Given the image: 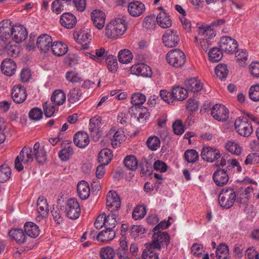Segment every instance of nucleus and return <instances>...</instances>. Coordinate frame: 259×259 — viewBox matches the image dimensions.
Listing matches in <instances>:
<instances>
[{"label":"nucleus","instance_id":"63","mask_svg":"<svg viewBox=\"0 0 259 259\" xmlns=\"http://www.w3.org/2000/svg\"><path fill=\"white\" fill-rule=\"evenodd\" d=\"M34 157L39 163L43 164L47 160V154L44 148H41L39 151L34 153Z\"/></svg>","mask_w":259,"mask_h":259},{"label":"nucleus","instance_id":"34","mask_svg":"<svg viewBox=\"0 0 259 259\" xmlns=\"http://www.w3.org/2000/svg\"><path fill=\"white\" fill-rule=\"evenodd\" d=\"M82 92L81 90L77 88H74L70 90L68 94V101L74 104L82 100Z\"/></svg>","mask_w":259,"mask_h":259},{"label":"nucleus","instance_id":"20","mask_svg":"<svg viewBox=\"0 0 259 259\" xmlns=\"http://www.w3.org/2000/svg\"><path fill=\"white\" fill-rule=\"evenodd\" d=\"M16 64L11 59H4L1 64V70L7 76L13 75L16 71Z\"/></svg>","mask_w":259,"mask_h":259},{"label":"nucleus","instance_id":"23","mask_svg":"<svg viewBox=\"0 0 259 259\" xmlns=\"http://www.w3.org/2000/svg\"><path fill=\"white\" fill-rule=\"evenodd\" d=\"M74 38L78 43L82 45L83 49L89 48V44L91 40V35L88 32L84 30L80 31L76 34V36L74 35Z\"/></svg>","mask_w":259,"mask_h":259},{"label":"nucleus","instance_id":"52","mask_svg":"<svg viewBox=\"0 0 259 259\" xmlns=\"http://www.w3.org/2000/svg\"><path fill=\"white\" fill-rule=\"evenodd\" d=\"M42 111L40 108L34 107L28 113V117L30 120L38 121L42 117Z\"/></svg>","mask_w":259,"mask_h":259},{"label":"nucleus","instance_id":"19","mask_svg":"<svg viewBox=\"0 0 259 259\" xmlns=\"http://www.w3.org/2000/svg\"><path fill=\"white\" fill-rule=\"evenodd\" d=\"M52 44V37L46 34L40 35L36 42L37 47L45 53L50 50Z\"/></svg>","mask_w":259,"mask_h":259},{"label":"nucleus","instance_id":"49","mask_svg":"<svg viewBox=\"0 0 259 259\" xmlns=\"http://www.w3.org/2000/svg\"><path fill=\"white\" fill-rule=\"evenodd\" d=\"M143 26L147 29H154L156 26V19L154 15H150L145 17Z\"/></svg>","mask_w":259,"mask_h":259},{"label":"nucleus","instance_id":"61","mask_svg":"<svg viewBox=\"0 0 259 259\" xmlns=\"http://www.w3.org/2000/svg\"><path fill=\"white\" fill-rule=\"evenodd\" d=\"M215 253L217 259H227V245L225 243L220 244Z\"/></svg>","mask_w":259,"mask_h":259},{"label":"nucleus","instance_id":"10","mask_svg":"<svg viewBox=\"0 0 259 259\" xmlns=\"http://www.w3.org/2000/svg\"><path fill=\"white\" fill-rule=\"evenodd\" d=\"M26 29L22 25L16 24L12 26V37L17 43H19L25 40L27 37Z\"/></svg>","mask_w":259,"mask_h":259},{"label":"nucleus","instance_id":"8","mask_svg":"<svg viewBox=\"0 0 259 259\" xmlns=\"http://www.w3.org/2000/svg\"><path fill=\"white\" fill-rule=\"evenodd\" d=\"M201 156L204 160L212 163L221 157V154L217 149L209 146L204 147L201 150Z\"/></svg>","mask_w":259,"mask_h":259},{"label":"nucleus","instance_id":"41","mask_svg":"<svg viewBox=\"0 0 259 259\" xmlns=\"http://www.w3.org/2000/svg\"><path fill=\"white\" fill-rule=\"evenodd\" d=\"M154 249L155 248L147 244V246L143 252V259H159L158 253Z\"/></svg>","mask_w":259,"mask_h":259},{"label":"nucleus","instance_id":"11","mask_svg":"<svg viewBox=\"0 0 259 259\" xmlns=\"http://www.w3.org/2000/svg\"><path fill=\"white\" fill-rule=\"evenodd\" d=\"M11 96L15 103L18 104L23 103L27 97L25 88L20 84L15 85L12 89Z\"/></svg>","mask_w":259,"mask_h":259},{"label":"nucleus","instance_id":"59","mask_svg":"<svg viewBox=\"0 0 259 259\" xmlns=\"http://www.w3.org/2000/svg\"><path fill=\"white\" fill-rule=\"evenodd\" d=\"M124 137V135H123V132L122 131H116L113 135L112 138L111 139V145L113 147L116 148L120 143V142L122 141Z\"/></svg>","mask_w":259,"mask_h":259},{"label":"nucleus","instance_id":"51","mask_svg":"<svg viewBox=\"0 0 259 259\" xmlns=\"http://www.w3.org/2000/svg\"><path fill=\"white\" fill-rule=\"evenodd\" d=\"M198 152L194 149L187 150L184 153V158L189 163H194L198 159Z\"/></svg>","mask_w":259,"mask_h":259},{"label":"nucleus","instance_id":"25","mask_svg":"<svg viewBox=\"0 0 259 259\" xmlns=\"http://www.w3.org/2000/svg\"><path fill=\"white\" fill-rule=\"evenodd\" d=\"M185 85L187 91H189L193 93L201 91L203 87L200 80L196 78H192L186 80Z\"/></svg>","mask_w":259,"mask_h":259},{"label":"nucleus","instance_id":"22","mask_svg":"<svg viewBox=\"0 0 259 259\" xmlns=\"http://www.w3.org/2000/svg\"><path fill=\"white\" fill-rule=\"evenodd\" d=\"M73 141L75 145L77 147L84 148L89 144L90 140L87 133L78 132L74 135Z\"/></svg>","mask_w":259,"mask_h":259},{"label":"nucleus","instance_id":"42","mask_svg":"<svg viewBox=\"0 0 259 259\" xmlns=\"http://www.w3.org/2000/svg\"><path fill=\"white\" fill-rule=\"evenodd\" d=\"M72 154V148L70 146L69 143H68L67 146H65L59 152L58 154L60 159L65 161L70 158Z\"/></svg>","mask_w":259,"mask_h":259},{"label":"nucleus","instance_id":"50","mask_svg":"<svg viewBox=\"0 0 259 259\" xmlns=\"http://www.w3.org/2000/svg\"><path fill=\"white\" fill-rule=\"evenodd\" d=\"M228 151L233 154L239 155L241 153L242 148L237 142L233 141H228Z\"/></svg>","mask_w":259,"mask_h":259},{"label":"nucleus","instance_id":"54","mask_svg":"<svg viewBox=\"0 0 259 259\" xmlns=\"http://www.w3.org/2000/svg\"><path fill=\"white\" fill-rule=\"evenodd\" d=\"M106 63L108 70L112 72H115L118 68V64L115 57L108 56L106 59Z\"/></svg>","mask_w":259,"mask_h":259},{"label":"nucleus","instance_id":"7","mask_svg":"<svg viewBox=\"0 0 259 259\" xmlns=\"http://www.w3.org/2000/svg\"><path fill=\"white\" fill-rule=\"evenodd\" d=\"M179 37L177 31L168 29L165 31L162 36V41L165 47L172 48L176 47L179 41Z\"/></svg>","mask_w":259,"mask_h":259},{"label":"nucleus","instance_id":"44","mask_svg":"<svg viewBox=\"0 0 259 259\" xmlns=\"http://www.w3.org/2000/svg\"><path fill=\"white\" fill-rule=\"evenodd\" d=\"M236 55V58L240 66L244 67L247 64L248 53L246 50H238Z\"/></svg>","mask_w":259,"mask_h":259},{"label":"nucleus","instance_id":"46","mask_svg":"<svg viewBox=\"0 0 259 259\" xmlns=\"http://www.w3.org/2000/svg\"><path fill=\"white\" fill-rule=\"evenodd\" d=\"M11 175V168L6 165L0 166V182L4 183L9 180Z\"/></svg>","mask_w":259,"mask_h":259},{"label":"nucleus","instance_id":"57","mask_svg":"<svg viewBox=\"0 0 259 259\" xmlns=\"http://www.w3.org/2000/svg\"><path fill=\"white\" fill-rule=\"evenodd\" d=\"M238 50V44L237 40L228 36V54H236Z\"/></svg>","mask_w":259,"mask_h":259},{"label":"nucleus","instance_id":"47","mask_svg":"<svg viewBox=\"0 0 259 259\" xmlns=\"http://www.w3.org/2000/svg\"><path fill=\"white\" fill-rule=\"evenodd\" d=\"M146 144L149 149L155 151L159 148L160 141L157 137L152 136L147 139Z\"/></svg>","mask_w":259,"mask_h":259},{"label":"nucleus","instance_id":"40","mask_svg":"<svg viewBox=\"0 0 259 259\" xmlns=\"http://www.w3.org/2000/svg\"><path fill=\"white\" fill-rule=\"evenodd\" d=\"M118 58L120 63H128L133 59V55L130 50L124 49L119 52Z\"/></svg>","mask_w":259,"mask_h":259},{"label":"nucleus","instance_id":"58","mask_svg":"<svg viewBox=\"0 0 259 259\" xmlns=\"http://www.w3.org/2000/svg\"><path fill=\"white\" fill-rule=\"evenodd\" d=\"M114 255L113 249L110 247L102 248L100 252L101 259H113Z\"/></svg>","mask_w":259,"mask_h":259},{"label":"nucleus","instance_id":"29","mask_svg":"<svg viewBox=\"0 0 259 259\" xmlns=\"http://www.w3.org/2000/svg\"><path fill=\"white\" fill-rule=\"evenodd\" d=\"M156 20L158 24L162 28H169L171 26V19L165 11H161L156 17Z\"/></svg>","mask_w":259,"mask_h":259},{"label":"nucleus","instance_id":"64","mask_svg":"<svg viewBox=\"0 0 259 259\" xmlns=\"http://www.w3.org/2000/svg\"><path fill=\"white\" fill-rule=\"evenodd\" d=\"M52 11L56 14H60L64 10V6L60 0H55L51 5Z\"/></svg>","mask_w":259,"mask_h":259},{"label":"nucleus","instance_id":"62","mask_svg":"<svg viewBox=\"0 0 259 259\" xmlns=\"http://www.w3.org/2000/svg\"><path fill=\"white\" fill-rule=\"evenodd\" d=\"M249 97L253 101H259V85H252L250 88Z\"/></svg>","mask_w":259,"mask_h":259},{"label":"nucleus","instance_id":"13","mask_svg":"<svg viewBox=\"0 0 259 259\" xmlns=\"http://www.w3.org/2000/svg\"><path fill=\"white\" fill-rule=\"evenodd\" d=\"M145 11V5L140 1H135L129 3L127 11L133 17H137L141 15Z\"/></svg>","mask_w":259,"mask_h":259},{"label":"nucleus","instance_id":"56","mask_svg":"<svg viewBox=\"0 0 259 259\" xmlns=\"http://www.w3.org/2000/svg\"><path fill=\"white\" fill-rule=\"evenodd\" d=\"M145 101V96L140 93H135L131 97V103L135 106L142 105Z\"/></svg>","mask_w":259,"mask_h":259},{"label":"nucleus","instance_id":"9","mask_svg":"<svg viewBox=\"0 0 259 259\" xmlns=\"http://www.w3.org/2000/svg\"><path fill=\"white\" fill-rule=\"evenodd\" d=\"M101 120V117L95 116L90 120L89 130L91 135L96 140H98L102 135L100 130L102 125Z\"/></svg>","mask_w":259,"mask_h":259},{"label":"nucleus","instance_id":"1","mask_svg":"<svg viewBox=\"0 0 259 259\" xmlns=\"http://www.w3.org/2000/svg\"><path fill=\"white\" fill-rule=\"evenodd\" d=\"M33 158L32 149L29 146H24L15 159V168L18 171H22L24 168L22 162L24 164H28L33 160Z\"/></svg>","mask_w":259,"mask_h":259},{"label":"nucleus","instance_id":"33","mask_svg":"<svg viewBox=\"0 0 259 259\" xmlns=\"http://www.w3.org/2000/svg\"><path fill=\"white\" fill-rule=\"evenodd\" d=\"M51 100L54 104L62 105L66 100L65 94L61 90H56L52 94Z\"/></svg>","mask_w":259,"mask_h":259},{"label":"nucleus","instance_id":"35","mask_svg":"<svg viewBox=\"0 0 259 259\" xmlns=\"http://www.w3.org/2000/svg\"><path fill=\"white\" fill-rule=\"evenodd\" d=\"M115 232L114 230L108 229L100 232L97 236V239L102 242H108L115 237Z\"/></svg>","mask_w":259,"mask_h":259},{"label":"nucleus","instance_id":"32","mask_svg":"<svg viewBox=\"0 0 259 259\" xmlns=\"http://www.w3.org/2000/svg\"><path fill=\"white\" fill-rule=\"evenodd\" d=\"M113 157L111 150L108 148L102 149L98 155V160L99 163L107 165L111 161Z\"/></svg>","mask_w":259,"mask_h":259},{"label":"nucleus","instance_id":"18","mask_svg":"<svg viewBox=\"0 0 259 259\" xmlns=\"http://www.w3.org/2000/svg\"><path fill=\"white\" fill-rule=\"evenodd\" d=\"M226 108L221 104H215L212 109L211 114L215 119L224 121L227 119Z\"/></svg>","mask_w":259,"mask_h":259},{"label":"nucleus","instance_id":"17","mask_svg":"<svg viewBox=\"0 0 259 259\" xmlns=\"http://www.w3.org/2000/svg\"><path fill=\"white\" fill-rule=\"evenodd\" d=\"M76 22V17L71 13H64L60 18V23L61 25L67 29L73 28Z\"/></svg>","mask_w":259,"mask_h":259},{"label":"nucleus","instance_id":"5","mask_svg":"<svg viewBox=\"0 0 259 259\" xmlns=\"http://www.w3.org/2000/svg\"><path fill=\"white\" fill-rule=\"evenodd\" d=\"M65 212L67 217L70 219H76L79 217L80 208L76 199L71 198L67 201Z\"/></svg>","mask_w":259,"mask_h":259},{"label":"nucleus","instance_id":"12","mask_svg":"<svg viewBox=\"0 0 259 259\" xmlns=\"http://www.w3.org/2000/svg\"><path fill=\"white\" fill-rule=\"evenodd\" d=\"M244 194V192L241 191L240 189L237 194L234 192L231 193L229 195V200H228V209L233 205L235 201L240 204L246 203L248 200L249 196L246 195V196H245Z\"/></svg>","mask_w":259,"mask_h":259},{"label":"nucleus","instance_id":"36","mask_svg":"<svg viewBox=\"0 0 259 259\" xmlns=\"http://www.w3.org/2000/svg\"><path fill=\"white\" fill-rule=\"evenodd\" d=\"M212 26L202 24L198 28V32L199 35L207 37L209 39H211L215 36L214 31L211 28Z\"/></svg>","mask_w":259,"mask_h":259},{"label":"nucleus","instance_id":"3","mask_svg":"<svg viewBox=\"0 0 259 259\" xmlns=\"http://www.w3.org/2000/svg\"><path fill=\"white\" fill-rule=\"evenodd\" d=\"M169 240L170 237L167 232L155 231L152 236V241L148 244V245L160 250L163 247H167L169 243Z\"/></svg>","mask_w":259,"mask_h":259},{"label":"nucleus","instance_id":"14","mask_svg":"<svg viewBox=\"0 0 259 259\" xmlns=\"http://www.w3.org/2000/svg\"><path fill=\"white\" fill-rule=\"evenodd\" d=\"M131 72L134 74L143 77H150L152 75L151 69L144 63H138L133 65L131 67Z\"/></svg>","mask_w":259,"mask_h":259},{"label":"nucleus","instance_id":"30","mask_svg":"<svg viewBox=\"0 0 259 259\" xmlns=\"http://www.w3.org/2000/svg\"><path fill=\"white\" fill-rule=\"evenodd\" d=\"M213 180L217 185L223 186L227 184V171L225 169H219L213 175Z\"/></svg>","mask_w":259,"mask_h":259},{"label":"nucleus","instance_id":"31","mask_svg":"<svg viewBox=\"0 0 259 259\" xmlns=\"http://www.w3.org/2000/svg\"><path fill=\"white\" fill-rule=\"evenodd\" d=\"M51 51L57 56L65 55L68 50V47L64 43L59 41L54 42L51 45Z\"/></svg>","mask_w":259,"mask_h":259},{"label":"nucleus","instance_id":"15","mask_svg":"<svg viewBox=\"0 0 259 259\" xmlns=\"http://www.w3.org/2000/svg\"><path fill=\"white\" fill-rule=\"evenodd\" d=\"M12 26L10 20H5L0 22V39L8 40L12 36Z\"/></svg>","mask_w":259,"mask_h":259},{"label":"nucleus","instance_id":"38","mask_svg":"<svg viewBox=\"0 0 259 259\" xmlns=\"http://www.w3.org/2000/svg\"><path fill=\"white\" fill-rule=\"evenodd\" d=\"M112 22L118 35L123 34L126 29L125 20L122 18H117Z\"/></svg>","mask_w":259,"mask_h":259},{"label":"nucleus","instance_id":"28","mask_svg":"<svg viewBox=\"0 0 259 259\" xmlns=\"http://www.w3.org/2000/svg\"><path fill=\"white\" fill-rule=\"evenodd\" d=\"M24 228L25 233L31 238H35L39 234L40 230L38 226L33 222L26 223Z\"/></svg>","mask_w":259,"mask_h":259},{"label":"nucleus","instance_id":"53","mask_svg":"<svg viewBox=\"0 0 259 259\" xmlns=\"http://www.w3.org/2000/svg\"><path fill=\"white\" fill-rule=\"evenodd\" d=\"M5 53L12 57H16L20 53V48L16 45L9 42L7 44Z\"/></svg>","mask_w":259,"mask_h":259},{"label":"nucleus","instance_id":"39","mask_svg":"<svg viewBox=\"0 0 259 259\" xmlns=\"http://www.w3.org/2000/svg\"><path fill=\"white\" fill-rule=\"evenodd\" d=\"M214 72L219 79L225 81L227 77V64L225 63L219 64L215 67Z\"/></svg>","mask_w":259,"mask_h":259},{"label":"nucleus","instance_id":"37","mask_svg":"<svg viewBox=\"0 0 259 259\" xmlns=\"http://www.w3.org/2000/svg\"><path fill=\"white\" fill-rule=\"evenodd\" d=\"M223 51L219 48H212L208 53L209 60L212 62L219 61L223 57Z\"/></svg>","mask_w":259,"mask_h":259},{"label":"nucleus","instance_id":"45","mask_svg":"<svg viewBox=\"0 0 259 259\" xmlns=\"http://www.w3.org/2000/svg\"><path fill=\"white\" fill-rule=\"evenodd\" d=\"M116 217V214L113 212H110L107 216L105 215V227L107 228L108 229L113 230L117 222Z\"/></svg>","mask_w":259,"mask_h":259},{"label":"nucleus","instance_id":"4","mask_svg":"<svg viewBox=\"0 0 259 259\" xmlns=\"http://www.w3.org/2000/svg\"><path fill=\"white\" fill-rule=\"evenodd\" d=\"M234 127L239 135L245 137L249 136L253 131L251 124L244 117H238L235 121Z\"/></svg>","mask_w":259,"mask_h":259},{"label":"nucleus","instance_id":"43","mask_svg":"<svg viewBox=\"0 0 259 259\" xmlns=\"http://www.w3.org/2000/svg\"><path fill=\"white\" fill-rule=\"evenodd\" d=\"M125 166L130 170H135L138 167V161L136 157L132 155L125 157L124 160Z\"/></svg>","mask_w":259,"mask_h":259},{"label":"nucleus","instance_id":"24","mask_svg":"<svg viewBox=\"0 0 259 259\" xmlns=\"http://www.w3.org/2000/svg\"><path fill=\"white\" fill-rule=\"evenodd\" d=\"M37 212L39 215L37 218L40 217L45 218L47 216L49 209L47 200L43 196H40L38 198L37 202Z\"/></svg>","mask_w":259,"mask_h":259},{"label":"nucleus","instance_id":"48","mask_svg":"<svg viewBox=\"0 0 259 259\" xmlns=\"http://www.w3.org/2000/svg\"><path fill=\"white\" fill-rule=\"evenodd\" d=\"M146 214V207L144 205H138L134 208L132 216L134 220H138L143 218Z\"/></svg>","mask_w":259,"mask_h":259},{"label":"nucleus","instance_id":"2","mask_svg":"<svg viewBox=\"0 0 259 259\" xmlns=\"http://www.w3.org/2000/svg\"><path fill=\"white\" fill-rule=\"evenodd\" d=\"M166 60L171 66L180 68L185 64L186 56L181 50L175 49L168 52L166 55Z\"/></svg>","mask_w":259,"mask_h":259},{"label":"nucleus","instance_id":"26","mask_svg":"<svg viewBox=\"0 0 259 259\" xmlns=\"http://www.w3.org/2000/svg\"><path fill=\"white\" fill-rule=\"evenodd\" d=\"M9 235L12 239L19 244H23L26 241V235L21 229H12L9 231Z\"/></svg>","mask_w":259,"mask_h":259},{"label":"nucleus","instance_id":"6","mask_svg":"<svg viewBox=\"0 0 259 259\" xmlns=\"http://www.w3.org/2000/svg\"><path fill=\"white\" fill-rule=\"evenodd\" d=\"M106 206L111 212L118 210L120 208V199L114 191H110L106 196Z\"/></svg>","mask_w":259,"mask_h":259},{"label":"nucleus","instance_id":"55","mask_svg":"<svg viewBox=\"0 0 259 259\" xmlns=\"http://www.w3.org/2000/svg\"><path fill=\"white\" fill-rule=\"evenodd\" d=\"M66 79L73 83H78L82 80L80 75L74 71H69L66 73Z\"/></svg>","mask_w":259,"mask_h":259},{"label":"nucleus","instance_id":"16","mask_svg":"<svg viewBox=\"0 0 259 259\" xmlns=\"http://www.w3.org/2000/svg\"><path fill=\"white\" fill-rule=\"evenodd\" d=\"M91 18L95 26L98 29H102L105 23L106 16L104 13L99 10H95L91 13Z\"/></svg>","mask_w":259,"mask_h":259},{"label":"nucleus","instance_id":"27","mask_svg":"<svg viewBox=\"0 0 259 259\" xmlns=\"http://www.w3.org/2000/svg\"><path fill=\"white\" fill-rule=\"evenodd\" d=\"M172 97L174 102L175 101H183L186 98L188 95V91L186 89L177 86L171 90Z\"/></svg>","mask_w":259,"mask_h":259},{"label":"nucleus","instance_id":"60","mask_svg":"<svg viewBox=\"0 0 259 259\" xmlns=\"http://www.w3.org/2000/svg\"><path fill=\"white\" fill-rule=\"evenodd\" d=\"M105 34L108 37L113 39L117 38L119 36L112 21L106 25Z\"/></svg>","mask_w":259,"mask_h":259},{"label":"nucleus","instance_id":"21","mask_svg":"<svg viewBox=\"0 0 259 259\" xmlns=\"http://www.w3.org/2000/svg\"><path fill=\"white\" fill-rule=\"evenodd\" d=\"M77 192L81 199H88L90 195V188L89 184L83 180L79 182L77 186Z\"/></svg>","mask_w":259,"mask_h":259}]
</instances>
